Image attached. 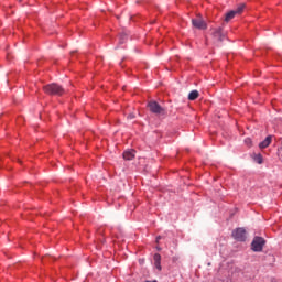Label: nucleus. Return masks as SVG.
<instances>
[{
    "label": "nucleus",
    "instance_id": "obj_1",
    "mask_svg": "<svg viewBox=\"0 0 282 282\" xmlns=\"http://www.w3.org/2000/svg\"><path fill=\"white\" fill-rule=\"evenodd\" d=\"M45 94H50L51 96H63L64 89L63 87L56 85V84H50L44 86Z\"/></svg>",
    "mask_w": 282,
    "mask_h": 282
},
{
    "label": "nucleus",
    "instance_id": "obj_2",
    "mask_svg": "<svg viewBox=\"0 0 282 282\" xmlns=\"http://www.w3.org/2000/svg\"><path fill=\"white\" fill-rule=\"evenodd\" d=\"M264 246L265 239L261 237H256L251 243V250H253V252H261Z\"/></svg>",
    "mask_w": 282,
    "mask_h": 282
},
{
    "label": "nucleus",
    "instance_id": "obj_3",
    "mask_svg": "<svg viewBox=\"0 0 282 282\" xmlns=\"http://www.w3.org/2000/svg\"><path fill=\"white\" fill-rule=\"evenodd\" d=\"M243 8H246V4H240L236 10H231L225 15V21L228 23L229 21H232L237 14H241L243 12Z\"/></svg>",
    "mask_w": 282,
    "mask_h": 282
},
{
    "label": "nucleus",
    "instance_id": "obj_4",
    "mask_svg": "<svg viewBox=\"0 0 282 282\" xmlns=\"http://www.w3.org/2000/svg\"><path fill=\"white\" fill-rule=\"evenodd\" d=\"M148 107H149V109L152 113H158V115H164L165 113L164 108H162L161 105L158 104L156 101H150L148 104Z\"/></svg>",
    "mask_w": 282,
    "mask_h": 282
},
{
    "label": "nucleus",
    "instance_id": "obj_5",
    "mask_svg": "<svg viewBox=\"0 0 282 282\" xmlns=\"http://www.w3.org/2000/svg\"><path fill=\"white\" fill-rule=\"evenodd\" d=\"M232 237L236 241H246V229L237 228L232 231Z\"/></svg>",
    "mask_w": 282,
    "mask_h": 282
},
{
    "label": "nucleus",
    "instance_id": "obj_6",
    "mask_svg": "<svg viewBox=\"0 0 282 282\" xmlns=\"http://www.w3.org/2000/svg\"><path fill=\"white\" fill-rule=\"evenodd\" d=\"M192 24L197 30H206V28H208V25L206 24V21H204V19H202V17L193 19Z\"/></svg>",
    "mask_w": 282,
    "mask_h": 282
},
{
    "label": "nucleus",
    "instance_id": "obj_7",
    "mask_svg": "<svg viewBox=\"0 0 282 282\" xmlns=\"http://www.w3.org/2000/svg\"><path fill=\"white\" fill-rule=\"evenodd\" d=\"M272 144V135H268L262 142L259 143V149H268Z\"/></svg>",
    "mask_w": 282,
    "mask_h": 282
},
{
    "label": "nucleus",
    "instance_id": "obj_8",
    "mask_svg": "<svg viewBox=\"0 0 282 282\" xmlns=\"http://www.w3.org/2000/svg\"><path fill=\"white\" fill-rule=\"evenodd\" d=\"M133 158H135L134 150H127L123 152V160H133Z\"/></svg>",
    "mask_w": 282,
    "mask_h": 282
},
{
    "label": "nucleus",
    "instance_id": "obj_9",
    "mask_svg": "<svg viewBox=\"0 0 282 282\" xmlns=\"http://www.w3.org/2000/svg\"><path fill=\"white\" fill-rule=\"evenodd\" d=\"M197 98H199V91L193 90L189 93L188 100H197Z\"/></svg>",
    "mask_w": 282,
    "mask_h": 282
},
{
    "label": "nucleus",
    "instance_id": "obj_10",
    "mask_svg": "<svg viewBox=\"0 0 282 282\" xmlns=\"http://www.w3.org/2000/svg\"><path fill=\"white\" fill-rule=\"evenodd\" d=\"M253 160L258 164H263V156L261 154H254Z\"/></svg>",
    "mask_w": 282,
    "mask_h": 282
},
{
    "label": "nucleus",
    "instance_id": "obj_11",
    "mask_svg": "<svg viewBox=\"0 0 282 282\" xmlns=\"http://www.w3.org/2000/svg\"><path fill=\"white\" fill-rule=\"evenodd\" d=\"M214 36L216 39H218L219 41H224V39H221V29H217L215 32H214Z\"/></svg>",
    "mask_w": 282,
    "mask_h": 282
},
{
    "label": "nucleus",
    "instance_id": "obj_12",
    "mask_svg": "<svg viewBox=\"0 0 282 282\" xmlns=\"http://www.w3.org/2000/svg\"><path fill=\"white\" fill-rule=\"evenodd\" d=\"M162 257L159 253L154 254V263H161Z\"/></svg>",
    "mask_w": 282,
    "mask_h": 282
},
{
    "label": "nucleus",
    "instance_id": "obj_13",
    "mask_svg": "<svg viewBox=\"0 0 282 282\" xmlns=\"http://www.w3.org/2000/svg\"><path fill=\"white\" fill-rule=\"evenodd\" d=\"M245 144H247V147H252V139L250 138L245 139Z\"/></svg>",
    "mask_w": 282,
    "mask_h": 282
},
{
    "label": "nucleus",
    "instance_id": "obj_14",
    "mask_svg": "<svg viewBox=\"0 0 282 282\" xmlns=\"http://www.w3.org/2000/svg\"><path fill=\"white\" fill-rule=\"evenodd\" d=\"M155 268H158L159 270H162V265L161 262H154Z\"/></svg>",
    "mask_w": 282,
    "mask_h": 282
},
{
    "label": "nucleus",
    "instance_id": "obj_15",
    "mask_svg": "<svg viewBox=\"0 0 282 282\" xmlns=\"http://www.w3.org/2000/svg\"><path fill=\"white\" fill-rule=\"evenodd\" d=\"M128 118H130V120H133V118H135V116L129 115Z\"/></svg>",
    "mask_w": 282,
    "mask_h": 282
}]
</instances>
